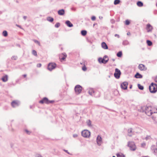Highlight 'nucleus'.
<instances>
[{
  "label": "nucleus",
  "instance_id": "obj_37",
  "mask_svg": "<svg viewBox=\"0 0 157 157\" xmlns=\"http://www.w3.org/2000/svg\"><path fill=\"white\" fill-rule=\"evenodd\" d=\"M32 54L35 56H37V52L35 50H33L32 52Z\"/></svg>",
  "mask_w": 157,
  "mask_h": 157
},
{
  "label": "nucleus",
  "instance_id": "obj_52",
  "mask_svg": "<svg viewBox=\"0 0 157 157\" xmlns=\"http://www.w3.org/2000/svg\"><path fill=\"white\" fill-rule=\"evenodd\" d=\"M103 58L104 59H106V58H107L108 59H109L108 56H106V55H105L104 56Z\"/></svg>",
  "mask_w": 157,
  "mask_h": 157
},
{
  "label": "nucleus",
  "instance_id": "obj_41",
  "mask_svg": "<svg viewBox=\"0 0 157 157\" xmlns=\"http://www.w3.org/2000/svg\"><path fill=\"white\" fill-rule=\"evenodd\" d=\"M82 70L84 71H85L87 70L86 67V66L85 65H84L82 68Z\"/></svg>",
  "mask_w": 157,
  "mask_h": 157
},
{
  "label": "nucleus",
  "instance_id": "obj_2",
  "mask_svg": "<svg viewBox=\"0 0 157 157\" xmlns=\"http://www.w3.org/2000/svg\"><path fill=\"white\" fill-rule=\"evenodd\" d=\"M149 89L151 93H155L157 91V84L152 82L149 86Z\"/></svg>",
  "mask_w": 157,
  "mask_h": 157
},
{
  "label": "nucleus",
  "instance_id": "obj_20",
  "mask_svg": "<svg viewBox=\"0 0 157 157\" xmlns=\"http://www.w3.org/2000/svg\"><path fill=\"white\" fill-rule=\"evenodd\" d=\"M151 149L152 150H153L154 153L157 152V147L155 145H152L151 147Z\"/></svg>",
  "mask_w": 157,
  "mask_h": 157
},
{
  "label": "nucleus",
  "instance_id": "obj_23",
  "mask_svg": "<svg viewBox=\"0 0 157 157\" xmlns=\"http://www.w3.org/2000/svg\"><path fill=\"white\" fill-rule=\"evenodd\" d=\"M137 5L139 7H141L143 6V3L140 1H138L137 2Z\"/></svg>",
  "mask_w": 157,
  "mask_h": 157
},
{
  "label": "nucleus",
  "instance_id": "obj_24",
  "mask_svg": "<svg viewBox=\"0 0 157 157\" xmlns=\"http://www.w3.org/2000/svg\"><path fill=\"white\" fill-rule=\"evenodd\" d=\"M117 157H125L124 155L121 153H119L117 154Z\"/></svg>",
  "mask_w": 157,
  "mask_h": 157
},
{
  "label": "nucleus",
  "instance_id": "obj_64",
  "mask_svg": "<svg viewBox=\"0 0 157 157\" xmlns=\"http://www.w3.org/2000/svg\"><path fill=\"white\" fill-rule=\"evenodd\" d=\"M112 60L113 61H114L115 60V59H112Z\"/></svg>",
  "mask_w": 157,
  "mask_h": 157
},
{
  "label": "nucleus",
  "instance_id": "obj_10",
  "mask_svg": "<svg viewBox=\"0 0 157 157\" xmlns=\"http://www.w3.org/2000/svg\"><path fill=\"white\" fill-rule=\"evenodd\" d=\"M109 60V59L107 60H105L103 58L100 57L98 59V61L100 63H102L104 64H106L107 63Z\"/></svg>",
  "mask_w": 157,
  "mask_h": 157
},
{
  "label": "nucleus",
  "instance_id": "obj_61",
  "mask_svg": "<svg viewBox=\"0 0 157 157\" xmlns=\"http://www.w3.org/2000/svg\"><path fill=\"white\" fill-rule=\"evenodd\" d=\"M26 76H27V75L26 74H24V75H23V76L25 78L26 77Z\"/></svg>",
  "mask_w": 157,
  "mask_h": 157
},
{
  "label": "nucleus",
  "instance_id": "obj_57",
  "mask_svg": "<svg viewBox=\"0 0 157 157\" xmlns=\"http://www.w3.org/2000/svg\"><path fill=\"white\" fill-rule=\"evenodd\" d=\"M155 81L157 82V76L155 78Z\"/></svg>",
  "mask_w": 157,
  "mask_h": 157
},
{
  "label": "nucleus",
  "instance_id": "obj_56",
  "mask_svg": "<svg viewBox=\"0 0 157 157\" xmlns=\"http://www.w3.org/2000/svg\"><path fill=\"white\" fill-rule=\"evenodd\" d=\"M132 88V85L131 84L130 85L129 88L131 89Z\"/></svg>",
  "mask_w": 157,
  "mask_h": 157
},
{
  "label": "nucleus",
  "instance_id": "obj_18",
  "mask_svg": "<svg viewBox=\"0 0 157 157\" xmlns=\"http://www.w3.org/2000/svg\"><path fill=\"white\" fill-rule=\"evenodd\" d=\"M135 78H141L143 77V76L138 72H137L134 76Z\"/></svg>",
  "mask_w": 157,
  "mask_h": 157
},
{
  "label": "nucleus",
  "instance_id": "obj_36",
  "mask_svg": "<svg viewBox=\"0 0 157 157\" xmlns=\"http://www.w3.org/2000/svg\"><path fill=\"white\" fill-rule=\"evenodd\" d=\"M33 40L35 43L37 44L39 46L40 45V42L39 41L35 39H33Z\"/></svg>",
  "mask_w": 157,
  "mask_h": 157
},
{
  "label": "nucleus",
  "instance_id": "obj_33",
  "mask_svg": "<svg viewBox=\"0 0 157 157\" xmlns=\"http://www.w3.org/2000/svg\"><path fill=\"white\" fill-rule=\"evenodd\" d=\"M87 125L89 127H90L92 126V125H91V122L90 120H88V121H87Z\"/></svg>",
  "mask_w": 157,
  "mask_h": 157
},
{
  "label": "nucleus",
  "instance_id": "obj_3",
  "mask_svg": "<svg viewBox=\"0 0 157 157\" xmlns=\"http://www.w3.org/2000/svg\"><path fill=\"white\" fill-rule=\"evenodd\" d=\"M75 91L77 94H80L82 90V87L79 85H76L74 88Z\"/></svg>",
  "mask_w": 157,
  "mask_h": 157
},
{
  "label": "nucleus",
  "instance_id": "obj_14",
  "mask_svg": "<svg viewBox=\"0 0 157 157\" xmlns=\"http://www.w3.org/2000/svg\"><path fill=\"white\" fill-rule=\"evenodd\" d=\"M102 141V139L101 137L99 136H98L97 138V142L98 144L100 146L101 144V143Z\"/></svg>",
  "mask_w": 157,
  "mask_h": 157
},
{
  "label": "nucleus",
  "instance_id": "obj_58",
  "mask_svg": "<svg viewBox=\"0 0 157 157\" xmlns=\"http://www.w3.org/2000/svg\"><path fill=\"white\" fill-rule=\"evenodd\" d=\"M13 144H11L10 146H11V148H13Z\"/></svg>",
  "mask_w": 157,
  "mask_h": 157
},
{
  "label": "nucleus",
  "instance_id": "obj_13",
  "mask_svg": "<svg viewBox=\"0 0 157 157\" xmlns=\"http://www.w3.org/2000/svg\"><path fill=\"white\" fill-rule=\"evenodd\" d=\"M11 105L13 107L18 106L19 105V102L15 101H13L11 102Z\"/></svg>",
  "mask_w": 157,
  "mask_h": 157
},
{
  "label": "nucleus",
  "instance_id": "obj_59",
  "mask_svg": "<svg viewBox=\"0 0 157 157\" xmlns=\"http://www.w3.org/2000/svg\"><path fill=\"white\" fill-rule=\"evenodd\" d=\"M99 18L100 19H102L103 18V17H102L99 16Z\"/></svg>",
  "mask_w": 157,
  "mask_h": 157
},
{
  "label": "nucleus",
  "instance_id": "obj_29",
  "mask_svg": "<svg viewBox=\"0 0 157 157\" xmlns=\"http://www.w3.org/2000/svg\"><path fill=\"white\" fill-rule=\"evenodd\" d=\"M137 86H138V88L140 90H142L144 89V86H142V85H141L140 84H138V85H137Z\"/></svg>",
  "mask_w": 157,
  "mask_h": 157
},
{
  "label": "nucleus",
  "instance_id": "obj_5",
  "mask_svg": "<svg viewBox=\"0 0 157 157\" xmlns=\"http://www.w3.org/2000/svg\"><path fill=\"white\" fill-rule=\"evenodd\" d=\"M57 65L55 63H50L48 65V69L50 71H52L56 67Z\"/></svg>",
  "mask_w": 157,
  "mask_h": 157
},
{
  "label": "nucleus",
  "instance_id": "obj_62",
  "mask_svg": "<svg viewBox=\"0 0 157 157\" xmlns=\"http://www.w3.org/2000/svg\"><path fill=\"white\" fill-rule=\"evenodd\" d=\"M97 25V23H94V24L93 25V26L94 27V25Z\"/></svg>",
  "mask_w": 157,
  "mask_h": 157
},
{
  "label": "nucleus",
  "instance_id": "obj_63",
  "mask_svg": "<svg viewBox=\"0 0 157 157\" xmlns=\"http://www.w3.org/2000/svg\"><path fill=\"white\" fill-rule=\"evenodd\" d=\"M17 25V27H20H20H21V26H20V25Z\"/></svg>",
  "mask_w": 157,
  "mask_h": 157
},
{
  "label": "nucleus",
  "instance_id": "obj_34",
  "mask_svg": "<svg viewBox=\"0 0 157 157\" xmlns=\"http://www.w3.org/2000/svg\"><path fill=\"white\" fill-rule=\"evenodd\" d=\"M130 23V21L128 20H126L125 21V24L126 25H129Z\"/></svg>",
  "mask_w": 157,
  "mask_h": 157
},
{
  "label": "nucleus",
  "instance_id": "obj_22",
  "mask_svg": "<svg viewBox=\"0 0 157 157\" xmlns=\"http://www.w3.org/2000/svg\"><path fill=\"white\" fill-rule=\"evenodd\" d=\"M87 33V32L86 30H82L81 32V35L83 36H85Z\"/></svg>",
  "mask_w": 157,
  "mask_h": 157
},
{
  "label": "nucleus",
  "instance_id": "obj_55",
  "mask_svg": "<svg viewBox=\"0 0 157 157\" xmlns=\"http://www.w3.org/2000/svg\"><path fill=\"white\" fill-rule=\"evenodd\" d=\"M23 18L25 20L27 18V17L26 16H23Z\"/></svg>",
  "mask_w": 157,
  "mask_h": 157
},
{
  "label": "nucleus",
  "instance_id": "obj_7",
  "mask_svg": "<svg viewBox=\"0 0 157 157\" xmlns=\"http://www.w3.org/2000/svg\"><path fill=\"white\" fill-rule=\"evenodd\" d=\"M121 73L120 71L118 68H116L115 72L114 74L115 77L117 79L120 78Z\"/></svg>",
  "mask_w": 157,
  "mask_h": 157
},
{
  "label": "nucleus",
  "instance_id": "obj_39",
  "mask_svg": "<svg viewBox=\"0 0 157 157\" xmlns=\"http://www.w3.org/2000/svg\"><path fill=\"white\" fill-rule=\"evenodd\" d=\"M17 59V56H13L11 57V59H14V60H16Z\"/></svg>",
  "mask_w": 157,
  "mask_h": 157
},
{
  "label": "nucleus",
  "instance_id": "obj_12",
  "mask_svg": "<svg viewBox=\"0 0 157 157\" xmlns=\"http://www.w3.org/2000/svg\"><path fill=\"white\" fill-rule=\"evenodd\" d=\"M146 30L148 32L151 31L153 29L152 26L149 24H148L147 25L146 28Z\"/></svg>",
  "mask_w": 157,
  "mask_h": 157
},
{
  "label": "nucleus",
  "instance_id": "obj_9",
  "mask_svg": "<svg viewBox=\"0 0 157 157\" xmlns=\"http://www.w3.org/2000/svg\"><path fill=\"white\" fill-rule=\"evenodd\" d=\"M48 98L46 97H44L39 101V103L42 104L45 103L48 104Z\"/></svg>",
  "mask_w": 157,
  "mask_h": 157
},
{
  "label": "nucleus",
  "instance_id": "obj_1",
  "mask_svg": "<svg viewBox=\"0 0 157 157\" xmlns=\"http://www.w3.org/2000/svg\"><path fill=\"white\" fill-rule=\"evenodd\" d=\"M152 108L151 106L147 105L141 107L140 111L142 112H145L147 116H150L152 114Z\"/></svg>",
  "mask_w": 157,
  "mask_h": 157
},
{
  "label": "nucleus",
  "instance_id": "obj_30",
  "mask_svg": "<svg viewBox=\"0 0 157 157\" xmlns=\"http://www.w3.org/2000/svg\"><path fill=\"white\" fill-rule=\"evenodd\" d=\"M2 35L5 37H6L8 36V33L6 30H4L2 32Z\"/></svg>",
  "mask_w": 157,
  "mask_h": 157
},
{
  "label": "nucleus",
  "instance_id": "obj_46",
  "mask_svg": "<svg viewBox=\"0 0 157 157\" xmlns=\"http://www.w3.org/2000/svg\"><path fill=\"white\" fill-rule=\"evenodd\" d=\"M63 151L65 152H66L68 154H69V155H72V154L70 153L67 150H65V149H64L63 150Z\"/></svg>",
  "mask_w": 157,
  "mask_h": 157
},
{
  "label": "nucleus",
  "instance_id": "obj_42",
  "mask_svg": "<svg viewBox=\"0 0 157 157\" xmlns=\"http://www.w3.org/2000/svg\"><path fill=\"white\" fill-rule=\"evenodd\" d=\"M115 22V20H114V19H112L110 20V22L112 24H114Z\"/></svg>",
  "mask_w": 157,
  "mask_h": 157
},
{
  "label": "nucleus",
  "instance_id": "obj_28",
  "mask_svg": "<svg viewBox=\"0 0 157 157\" xmlns=\"http://www.w3.org/2000/svg\"><path fill=\"white\" fill-rule=\"evenodd\" d=\"M128 44L129 42L126 40L123 41L122 42V44L124 46L127 45Z\"/></svg>",
  "mask_w": 157,
  "mask_h": 157
},
{
  "label": "nucleus",
  "instance_id": "obj_11",
  "mask_svg": "<svg viewBox=\"0 0 157 157\" xmlns=\"http://www.w3.org/2000/svg\"><path fill=\"white\" fill-rule=\"evenodd\" d=\"M138 67L141 71H146L147 70V68L145 66L142 64H139Z\"/></svg>",
  "mask_w": 157,
  "mask_h": 157
},
{
  "label": "nucleus",
  "instance_id": "obj_8",
  "mask_svg": "<svg viewBox=\"0 0 157 157\" xmlns=\"http://www.w3.org/2000/svg\"><path fill=\"white\" fill-rule=\"evenodd\" d=\"M128 83L127 82H124L121 84V87L124 90H126L127 89L128 85Z\"/></svg>",
  "mask_w": 157,
  "mask_h": 157
},
{
  "label": "nucleus",
  "instance_id": "obj_49",
  "mask_svg": "<svg viewBox=\"0 0 157 157\" xmlns=\"http://www.w3.org/2000/svg\"><path fill=\"white\" fill-rule=\"evenodd\" d=\"M146 146V144L144 143H143L141 144V146L142 147H144Z\"/></svg>",
  "mask_w": 157,
  "mask_h": 157
},
{
  "label": "nucleus",
  "instance_id": "obj_32",
  "mask_svg": "<svg viewBox=\"0 0 157 157\" xmlns=\"http://www.w3.org/2000/svg\"><path fill=\"white\" fill-rule=\"evenodd\" d=\"M120 2L121 1L120 0H115L114 2V5H117L119 4Z\"/></svg>",
  "mask_w": 157,
  "mask_h": 157
},
{
  "label": "nucleus",
  "instance_id": "obj_40",
  "mask_svg": "<svg viewBox=\"0 0 157 157\" xmlns=\"http://www.w3.org/2000/svg\"><path fill=\"white\" fill-rule=\"evenodd\" d=\"M152 114L153 113H157V108L155 109H152Z\"/></svg>",
  "mask_w": 157,
  "mask_h": 157
},
{
  "label": "nucleus",
  "instance_id": "obj_38",
  "mask_svg": "<svg viewBox=\"0 0 157 157\" xmlns=\"http://www.w3.org/2000/svg\"><path fill=\"white\" fill-rule=\"evenodd\" d=\"M60 23L59 22H57L55 24V26L56 28H58L60 26Z\"/></svg>",
  "mask_w": 157,
  "mask_h": 157
},
{
  "label": "nucleus",
  "instance_id": "obj_53",
  "mask_svg": "<svg viewBox=\"0 0 157 157\" xmlns=\"http://www.w3.org/2000/svg\"><path fill=\"white\" fill-rule=\"evenodd\" d=\"M36 157H42V156L38 154L36 155Z\"/></svg>",
  "mask_w": 157,
  "mask_h": 157
},
{
  "label": "nucleus",
  "instance_id": "obj_26",
  "mask_svg": "<svg viewBox=\"0 0 157 157\" xmlns=\"http://www.w3.org/2000/svg\"><path fill=\"white\" fill-rule=\"evenodd\" d=\"M122 55V52L121 51H119L118 52L117 54V56L118 57H121Z\"/></svg>",
  "mask_w": 157,
  "mask_h": 157
},
{
  "label": "nucleus",
  "instance_id": "obj_47",
  "mask_svg": "<svg viewBox=\"0 0 157 157\" xmlns=\"http://www.w3.org/2000/svg\"><path fill=\"white\" fill-rule=\"evenodd\" d=\"M151 138V137L149 136H146V137L145 138V139L146 140H147L148 139H150V138Z\"/></svg>",
  "mask_w": 157,
  "mask_h": 157
},
{
  "label": "nucleus",
  "instance_id": "obj_31",
  "mask_svg": "<svg viewBox=\"0 0 157 157\" xmlns=\"http://www.w3.org/2000/svg\"><path fill=\"white\" fill-rule=\"evenodd\" d=\"M62 54L63 55V56L61 58V59L63 60H64L66 59L67 56L65 53H63Z\"/></svg>",
  "mask_w": 157,
  "mask_h": 157
},
{
  "label": "nucleus",
  "instance_id": "obj_27",
  "mask_svg": "<svg viewBox=\"0 0 157 157\" xmlns=\"http://www.w3.org/2000/svg\"><path fill=\"white\" fill-rule=\"evenodd\" d=\"M146 43L148 46H151L152 44V42L149 40H147Z\"/></svg>",
  "mask_w": 157,
  "mask_h": 157
},
{
  "label": "nucleus",
  "instance_id": "obj_48",
  "mask_svg": "<svg viewBox=\"0 0 157 157\" xmlns=\"http://www.w3.org/2000/svg\"><path fill=\"white\" fill-rule=\"evenodd\" d=\"M36 66L38 67H40L41 66V64L40 63H38L37 64Z\"/></svg>",
  "mask_w": 157,
  "mask_h": 157
},
{
  "label": "nucleus",
  "instance_id": "obj_44",
  "mask_svg": "<svg viewBox=\"0 0 157 157\" xmlns=\"http://www.w3.org/2000/svg\"><path fill=\"white\" fill-rule=\"evenodd\" d=\"M96 17L95 16H93L91 17V19L92 21H94L96 20Z\"/></svg>",
  "mask_w": 157,
  "mask_h": 157
},
{
  "label": "nucleus",
  "instance_id": "obj_25",
  "mask_svg": "<svg viewBox=\"0 0 157 157\" xmlns=\"http://www.w3.org/2000/svg\"><path fill=\"white\" fill-rule=\"evenodd\" d=\"M47 20L50 22H52L54 21V19L52 17H47Z\"/></svg>",
  "mask_w": 157,
  "mask_h": 157
},
{
  "label": "nucleus",
  "instance_id": "obj_45",
  "mask_svg": "<svg viewBox=\"0 0 157 157\" xmlns=\"http://www.w3.org/2000/svg\"><path fill=\"white\" fill-rule=\"evenodd\" d=\"M54 102H55V101H54V100H51V101H50V100H48V104H49L50 103H53Z\"/></svg>",
  "mask_w": 157,
  "mask_h": 157
},
{
  "label": "nucleus",
  "instance_id": "obj_60",
  "mask_svg": "<svg viewBox=\"0 0 157 157\" xmlns=\"http://www.w3.org/2000/svg\"><path fill=\"white\" fill-rule=\"evenodd\" d=\"M71 9L72 10H73L74 11H75V9L73 8H72Z\"/></svg>",
  "mask_w": 157,
  "mask_h": 157
},
{
  "label": "nucleus",
  "instance_id": "obj_54",
  "mask_svg": "<svg viewBox=\"0 0 157 157\" xmlns=\"http://www.w3.org/2000/svg\"><path fill=\"white\" fill-rule=\"evenodd\" d=\"M16 45L19 48H21V45L19 44H17Z\"/></svg>",
  "mask_w": 157,
  "mask_h": 157
},
{
  "label": "nucleus",
  "instance_id": "obj_43",
  "mask_svg": "<svg viewBox=\"0 0 157 157\" xmlns=\"http://www.w3.org/2000/svg\"><path fill=\"white\" fill-rule=\"evenodd\" d=\"M25 131L26 132V133L28 135H29L31 133V132L30 131H29L27 129H25Z\"/></svg>",
  "mask_w": 157,
  "mask_h": 157
},
{
  "label": "nucleus",
  "instance_id": "obj_19",
  "mask_svg": "<svg viewBox=\"0 0 157 157\" xmlns=\"http://www.w3.org/2000/svg\"><path fill=\"white\" fill-rule=\"evenodd\" d=\"M8 76L7 75L3 76L1 78L3 82H5L8 80Z\"/></svg>",
  "mask_w": 157,
  "mask_h": 157
},
{
  "label": "nucleus",
  "instance_id": "obj_35",
  "mask_svg": "<svg viewBox=\"0 0 157 157\" xmlns=\"http://www.w3.org/2000/svg\"><path fill=\"white\" fill-rule=\"evenodd\" d=\"M94 93V91L93 89H90L89 91V93L90 95H92Z\"/></svg>",
  "mask_w": 157,
  "mask_h": 157
},
{
  "label": "nucleus",
  "instance_id": "obj_50",
  "mask_svg": "<svg viewBox=\"0 0 157 157\" xmlns=\"http://www.w3.org/2000/svg\"><path fill=\"white\" fill-rule=\"evenodd\" d=\"M115 37H117L118 38H119L120 36L119 35L117 34H115L114 35Z\"/></svg>",
  "mask_w": 157,
  "mask_h": 157
},
{
  "label": "nucleus",
  "instance_id": "obj_15",
  "mask_svg": "<svg viewBox=\"0 0 157 157\" xmlns=\"http://www.w3.org/2000/svg\"><path fill=\"white\" fill-rule=\"evenodd\" d=\"M58 13L60 15H63L65 14V10L63 9L60 10L58 11Z\"/></svg>",
  "mask_w": 157,
  "mask_h": 157
},
{
  "label": "nucleus",
  "instance_id": "obj_17",
  "mask_svg": "<svg viewBox=\"0 0 157 157\" xmlns=\"http://www.w3.org/2000/svg\"><path fill=\"white\" fill-rule=\"evenodd\" d=\"M101 45L102 48H103V49H108V46L105 42H102L101 43Z\"/></svg>",
  "mask_w": 157,
  "mask_h": 157
},
{
  "label": "nucleus",
  "instance_id": "obj_21",
  "mask_svg": "<svg viewBox=\"0 0 157 157\" xmlns=\"http://www.w3.org/2000/svg\"><path fill=\"white\" fill-rule=\"evenodd\" d=\"M132 128H130L128 129V136H129L131 137L132 136Z\"/></svg>",
  "mask_w": 157,
  "mask_h": 157
},
{
  "label": "nucleus",
  "instance_id": "obj_16",
  "mask_svg": "<svg viewBox=\"0 0 157 157\" xmlns=\"http://www.w3.org/2000/svg\"><path fill=\"white\" fill-rule=\"evenodd\" d=\"M65 23L67 26L69 27H71L73 26V24L69 20L66 21Z\"/></svg>",
  "mask_w": 157,
  "mask_h": 157
},
{
  "label": "nucleus",
  "instance_id": "obj_51",
  "mask_svg": "<svg viewBox=\"0 0 157 157\" xmlns=\"http://www.w3.org/2000/svg\"><path fill=\"white\" fill-rule=\"evenodd\" d=\"M73 136L74 137L76 138L78 136V135L77 134H74Z\"/></svg>",
  "mask_w": 157,
  "mask_h": 157
},
{
  "label": "nucleus",
  "instance_id": "obj_4",
  "mask_svg": "<svg viewBox=\"0 0 157 157\" xmlns=\"http://www.w3.org/2000/svg\"><path fill=\"white\" fill-rule=\"evenodd\" d=\"M90 132L87 130H84L81 132V135L82 136L85 138H88L90 136Z\"/></svg>",
  "mask_w": 157,
  "mask_h": 157
},
{
  "label": "nucleus",
  "instance_id": "obj_6",
  "mask_svg": "<svg viewBox=\"0 0 157 157\" xmlns=\"http://www.w3.org/2000/svg\"><path fill=\"white\" fill-rule=\"evenodd\" d=\"M128 146L130 148V150L134 151L136 149V147L134 143L133 142H128Z\"/></svg>",
  "mask_w": 157,
  "mask_h": 157
}]
</instances>
